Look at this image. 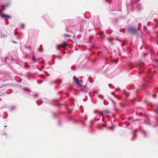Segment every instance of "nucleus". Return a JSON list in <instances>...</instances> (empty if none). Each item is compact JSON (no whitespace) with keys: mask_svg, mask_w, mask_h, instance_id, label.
<instances>
[{"mask_svg":"<svg viewBox=\"0 0 158 158\" xmlns=\"http://www.w3.org/2000/svg\"><path fill=\"white\" fill-rule=\"evenodd\" d=\"M142 132H143V134L144 135V136L145 137H147V135L146 134L145 132L144 131H143Z\"/></svg>","mask_w":158,"mask_h":158,"instance_id":"nucleus-24","label":"nucleus"},{"mask_svg":"<svg viewBox=\"0 0 158 158\" xmlns=\"http://www.w3.org/2000/svg\"><path fill=\"white\" fill-rule=\"evenodd\" d=\"M10 4L9 2H7L5 5L1 6L0 9L1 10H3L7 7Z\"/></svg>","mask_w":158,"mask_h":158,"instance_id":"nucleus-5","label":"nucleus"},{"mask_svg":"<svg viewBox=\"0 0 158 158\" xmlns=\"http://www.w3.org/2000/svg\"><path fill=\"white\" fill-rule=\"evenodd\" d=\"M127 6H129V5H130V4H129V3H128V4H127Z\"/></svg>","mask_w":158,"mask_h":158,"instance_id":"nucleus-48","label":"nucleus"},{"mask_svg":"<svg viewBox=\"0 0 158 158\" xmlns=\"http://www.w3.org/2000/svg\"><path fill=\"white\" fill-rule=\"evenodd\" d=\"M147 55V54L146 53H144L143 54V56H145Z\"/></svg>","mask_w":158,"mask_h":158,"instance_id":"nucleus-43","label":"nucleus"},{"mask_svg":"<svg viewBox=\"0 0 158 158\" xmlns=\"http://www.w3.org/2000/svg\"><path fill=\"white\" fill-rule=\"evenodd\" d=\"M143 89L142 88H139V89H137L136 90L137 91H138V90H139Z\"/></svg>","mask_w":158,"mask_h":158,"instance_id":"nucleus-34","label":"nucleus"},{"mask_svg":"<svg viewBox=\"0 0 158 158\" xmlns=\"http://www.w3.org/2000/svg\"><path fill=\"white\" fill-rule=\"evenodd\" d=\"M61 125V123H60V121H59V126H60Z\"/></svg>","mask_w":158,"mask_h":158,"instance_id":"nucleus-42","label":"nucleus"},{"mask_svg":"<svg viewBox=\"0 0 158 158\" xmlns=\"http://www.w3.org/2000/svg\"><path fill=\"white\" fill-rule=\"evenodd\" d=\"M38 95V94H34L32 95V96L34 97H36Z\"/></svg>","mask_w":158,"mask_h":158,"instance_id":"nucleus-26","label":"nucleus"},{"mask_svg":"<svg viewBox=\"0 0 158 158\" xmlns=\"http://www.w3.org/2000/svg\"><path fill=\"white\" fill-rule=\"evenodd\" d=\"M156 109L154 110V111L156 112L157 114H158V104L156 106Z\"/></svg>","mask_w":158,"mask_h":158,"instance_id":"nucleus-15","label":"nucleus"},{"mask_svg":"<svg viewBox=\"0 0 158 158\" xmlns=\"http://www.w3.org/2000/svg\"><path fill=\"white\" fill-rule=\"evenodd\" d=\"M6 37V35H4L3 34H2L1 35L0 38L1 39H3Z\"/></svg>","mask_w":158,"mask_h":158,"instance_id":"nucleus-16","label":"nucleus"},{"mask_svg":"<svg viewBox=\"0 0 158 158\" xmlns=\"http://www.w3.org/2000/svg\"><path fill=\"white\" fill-rule=\"evenodd\" d=\"M0 15L2 17V18L4 19L5 20H6V18L9 19L11 18V17L10 16L4 14L1 12H0Z\"/></svg>","mask_w":158,"mask_h":158,"instance_id":"nucleus-4","label":"nucleus"},{"mask_svg":"<svg viewBox=\"0 0 158 158\" xmlns=\"http://www.w3.org/2000/svg\"><path fill=\"white\" fill-rule=\"evenodd\" d=\"M46 17V16L45 15H43L42 17V19H45Z\"/></svg>","mask_w":158,"mask_h":158,"instance_id":"nucleus-32","label":"nucleus"},{"mask_svg":"<svg viewBox=\"0 0 158 158\" xmlns=\"http://www.w3.org/2000/svg\"><path fill=\"white\" fill-rule=\"evenodd\" d=\"M47 23L51 27H52L54 26V25H51V24H50V23Z\"/></svg>","mask_w":158,"mask_h":158,"instance_id":"nucleus-28","label":"nucleus"},{"mask_svg":"<svg viewBox=\"0 0 158 158\" xmlns=\"http://www.w3.org/2000/svg\"><path fill=\"white\" fill-rule=\"evenodd\" d=\"M103 112L106 114H109L110 113V112L108 110H105L103 111Z\"/></svg>","mask_w":158,"mask_h":158,"instance_id":"nucleus-13","label":"nucleus"},{"mask_svg":"<svg viewBox=\"0 0 158 158\" xmlns=\"http://www.w3.org/2000/svg\"><path fill=\"white\" fill-rule=\"evenodd\" d=\"M24 24H21V26H20V28H21L22 29H24Z\"/></svg>","mask_w":158,"mask_h":158,"instance_id":"nucleus-25","label":"nucleus"},{"mask_svg":"<svg viewBox=\"0 0 158 158\" xmlns=\"http://www.w3.org/2000/svg\"><path fill=\"white\" fill-rule=\"evenodd\" d=\"M67 111L69 112V113H71L72 110H70V109H67Z\"/></svg>","mask_w":158,"mask_h":158,"instance_id":"nucleus-29","label":"nucleus"},{"mask_svg":"<svg viewBox=\"0 0 158 158\" xmlns=\"http://www.w3.org/2000/svg\"><path fill=\"white\" fill-rule=\"evenodd\" d=\"M116 89H118V88H117Z\"/></svg>","mask_w":158,"mask_h":158,"instance_id":"nucleus-51","label":"nucleus"},{"mask_svg":"<svg viewBox=\"0 0 158 158\" xmlns=\"http://www.w3.org/2000/svg\"><path fill=\"white\" fill-rule=\"evenodd\" d=\"M63 43V44L62 46L63 47H65L67 46L68 44L66 42H64Z\"/></svg>","mask_w":158,"mask_h":158,"instance_id":"nucleus-20","label":"nucleus"},{"mask_svg":"<svg viewBox=\"0 0 158 158\" xmlns=\"http://www.w3.org/2000/svg\"><path fill=\"white\" fill-rule=\"evenodd\" d=\"M108 1V0H106V2H107ZM108 1H110V3H111V0H108Z\"/></svg>","mask_w":158,"mask_h":158,"instance_id":"nucleus-40","label":"nucleus"},{"mask_svg":"<svg viewBox=\"0 0 158 158\" xmlns=\"http://www.w3.org/2000/svg\"><path fill=\"white\" fill-rule=\"evenodd\" d=\"M32 60L34 62H36L38 60V59H36L35 56H33L32 57Z\"/></svg>","mask_w":158,"mask_h":158,"instance_id":"nucleus-14","label":"nucleus"},{"mask_svg":"<svg viewBox=\"0 0 158 158\" xmlns=\"http://www.w3.org/2000/svg\"><path fill=\"white\" fill-rule=\"evenodd\" d=\"M87 116L86 115H85V118H85V120H86V119H87Z\"/></svg>","mask_w":158,"mask_h":158,"instance_id":"nucleus-35","label":"nucleus"},{"mask_svg":"<svg viewBox=\"0 0 158 158\" xmlns=\"http://www.w3.org/2000/svg\"><path fill=\"white\" fill-rule=\"evenodd\" d=\"M5 113L6 114V116H5V117H3V118L4 119H5V118H6L7 117V116H8V115H7V113L5 112Z\"/></svg>","mask_w":158,"mask_h":158,"instance_id":"nucleus-31","label":"nucleus"},{"mask_svg":"<svg viewBox=\"0 0 158 158\" xmlns=\"http://www.w3.org/2000/svg\"><path fill=\"white\" fill-rule=\"evenodd\" d=\"M118 2V4L119 5H120L122 2V0H117Z\"/></svg>","mask_w":158,"mask_h":158,"instance_id":"nucleus-23","label":"nucleus"},{"mask_svg":"<svg viewBox=\"0 0 158 158\" xmlns=\"http://www.w3.org/2000/svg\"><path fill=\"white\" fill-rule=\"evenodd\" d=\"M94 113L95 114H98V115H99L100 117H101L102 118V120H103L104 118V116L102 114V113L101 114H99L96 111H94Z\"/></svg>","mask_w":158,"mask_h":158,"instance_id":"nucleus-10","label":"nucleus"},{"mask_svg":"<svg viewBox=\"0 0 158 158\" xmlns=\"http://www.w3.org/2000/svg\"><path fill=\"white\" fill-rule=\"evenodd\" d=\"M126 122H125L123 123L122 125H119V126L120 127L123 126V127H127L130 125V123H128V124H126Z\"/></svg>","mask_w":158,"mask_h":158,"instance_id":"nucleus-9","label":"nucleus"},{"mask_svg":"<svg viewBox=\"0 0 158 158\" xmlns=\"http://www.w3.org/2000/svg\"><path fill=\"white\" fill-rule=\"evenodd\" d=\"M113 102L114 104H115V102H114V101L113 100Z\"/></svg>","mask_w":158,"mask_h":158,"instance_id":"nucleus-45","label":"nucleus"},{"mask_svg":"<svg viewBox=\"0 0 158 158\" xmlns=\"http://www.w3.org/2000/svg\"><path fill=\"white\" fill-rule=\"evenodd\" d=\"M114 110L115 111H116V109H114Z\"/></svg>","mask_w":158,"mask_h":158,"instance_id":"nucleus-46","label":"nucleus"},{"mask_svg":"<svg viewBox=\"0 0 158 158\" xmlns=\"http://www.w3.org/2000/svg\"><path fill=\"white\" fill-rule=\"evenodd\" d=\"M132 133L134 137L131 139V140H134L135 139L137 136L136 134L133 131H132Z\"/></svg>","mask_w":158,"mask_h":158,"instance_id":"nucleus-12","label":"nucleus"},{"mask_svg":"<svg viewBox=\"0 0 158 158\" xmlns=\"http://www.w3.org/2000/svg\"><path fill=\"white\" fill-rule=\"evenodd\" d=\"M73 79L78 86H81V84L82 83V80L80 81L78 78L75 76L73 77Z\"/></svg>","mask_w":158,"mask_h":158,"instance_id":"nucleus-2","label":"nucleus"},{"mask_svg":"<svg viewBox=\"0 0 158 158\" xmlns=\"http://www.w3.org/2000/svg\"><path fill=\"white\" fill-rule=\"evenodd\" d=\"M53 116L54 117H56V113H53Z\"/></svg>","mask_w":158,"mask_h":158,"instance_id":"nucleus-36","label":"nucleus"},{"mask_svg":"<svg viewBox=\"0 0 158 158\" xmlns=\"http://www.w3.org/2000/svg\"><path fill=\"white\" fill-rule=\"evenodd\" d=\"M131 118V117H129L128 118V120H130V119Z\"/></svg>","mask_w":158,"mask_h":158,"instance_id":"nucleus-44","label":"nucleus"},{"mask_svg":"<svg viewBox=\"0 0 158 158\" xmlns=\"http://www.w3.org/2000/svg\"><path fill=\"white\" fill-rule=\"evenodd\" d=\"M25 48H27L29 49H32V48L30 46H24Z\"/></svg>","mask_w":158,"mask_h":158,"instance_id":"nucleus-21","label":"nucleus"},{"mask_svg":"<svg viewBox=\"0 0 158 158\" xmlns=\"http://www.w3.org/2000/svg\"><path fill=\"white\" fill-rule=\"evenodd\" d=\"M116 40H117L118 41H120V40L119 39H116Z\"/></svg>","mask_w":158,"mask_h":158,"instance_id":"nucleus-50","label":"nucleus"},{"mask_svg":"<svg viewBox=\"0 0 158 158\" xmlns=\"http://www.w3.org/2000/svg\"><path fill=\"white\" fill-rule=\"evenodd\" d=\"M143 62L141 60L139 62V64H137V67L138 69H139L141 67L143 66Z\"/></svg>","mask_w":158,"mask_h":158,"instance_id":"nucleus-11","label":"nucleus"},{"mask_svg":"<svg viewBox=\"0 0 158 158\" xmlns=\"http://www.w3.org/2000/svg\"><path fill=\"white\" fill-rule=\"evenodd\" d=\"M11 58L9 57V54H6L5 58L2 60V61L4 62H6L7 60H11Z\"/></svg>","mask_w":158,"mask_h":158,"instance_id":"nucleus-7","label":"nucleus"},{"mask_svg":"<svg viewBox=\"0 0 158 158\" xmlns=\"http://www.w3.org/2000/svg\"><path fill=\"white\" fill-rule=\"evenodd\" d=\"M12 42L15 44H17V43L14 41H12Z\"/></svg>","mask_w":158,"mask_h":158,"instance_id":"nucleus-39","label":"nucleus"},{"mask_svg":"<svg viewBox=\"0 0 158 158\" xmlns=\"http://www.w3.org/2000/svg\"><path fill=\"white\" fill-rule=\"evenodd\" d=\"M114 10H115V9H112V10L111 9H110V11H114Z\"/></svg>","mask_w":158,"mask_h":158,"instance_id":"nucleus-37","label":"nucleus"},{"mask_svg":"<svg viewBox=\"0 0 158 158\" xmlns=\"http://www.w3.org/2000/svg\"><path fill=\"white\" fill-rule=\"evenodd\" d=\"M61 46L60 45H58L57 46V49L58 50H59L60 47H61Z\"/></svg>","mask_w":158,"mask_h":158,"instance_id":"nucleus-27","label":"nucleus"},{"mask_svg":"<svg viewBox=\"0 0 158 158\" xmlns=\"http://www.w3.org/2000/svg\"><path fill=\"white\" fill-rule=\"evenodd\" d=\"M98 97H100V98H102V99H103V96L102 95H98Z\"/></svg>","mask_w":158,"mask_h":158,"instance_id":"nucleus-33","label":"nucleus"},{"mask_svg":"<svg viewBox=\"0 0 158 158\" xmlns=\"http://www.w3.org/2000/svg\"><path fill=\"white\" fill-rule=\"evenodd\" d=\"M93 36H90L89 37V40L91 41L93 39Z\"/></svg>","mask_w":158,"mask_h":158,"instance_id":"nucleus-30","label":"nucleus"},{"mask_svg":"<svg viewBox=\"0 0 158 158\" xmlns=\"http://www.w3.org/2000/svg\"><path fill=\"white\" fill-rule=\"evenodd\" d=\"M107 127L111 130H113L114 129V126H112L111 127Z\"/></svg>","mask_w":158,"mask_h":158,"instance_id":"nucleus-19","label":"nucleus"},{"mask_svg":"<svg viewBox=\"0 0 158 158\" xmlns=\"http://www.w3.org/2000/svg\"><path fill=\"white\" fill-rule=\"evenodd\" d=\"M131 11H133V9H131Z\"/></svg>","mask_w":158,"mask_h":158,"instance_id":"nucleus-49","label":"nucleus"},{"mask_svg":"<svg viewBox=\"0 0 158 158\" xmlns=\"http://www.w3.org/2000/svg\"><path fill=\"white\" fill-rule=\"evenodd\" d=\"M58 56V58L60 59H61L62 58V56Z\"/></svg>","mask_w":158,"mask_h":158,"instance_id":"nucleus-38","label":"nucleus"},{"mask_svg":"<svg viewBox=\"0 0 158 158\" xmlns=\"http://www.w3.org/2000/svg\"><path fill=\"white\" fill-rule=\"evenodd\" d=\"M15 106H13L10 107V111H12L14 110H15Z\"/></svg>","mask_w":158,"mask_h":158,"instance_id":"nucleus-22","label":"nucleus"},{"mask_svg":"<svg viewBox=\"0 0 158 158\" xmlns=\"http://www.w3.org/2000/svg\"><path fill=\"white\" fill-rule=\"evenodd\" d=\"M22 89L23 90H27L29 92H31L30 90V89H29L28 88H22Z\"/></svg>","mask_w":158,"mask_h":158,"instance_id":"nucleus-17","label":"nucleus"},{"mask_svg":"<svg viewBox=\"0 0 158 158\" xmlns=\"http://www.w3.org/2000/svg\"><path fill=\"white\" fill-rule=\"evenodd\" d=\"M154 98H156V95H154Z\"/></svg>","mask_w":158,"mask_h":158,"instance_id":"nucleus-47","label":"nucleus"},{"mask_svg":"<svg viewBox=\"0 0 158 158\" xmlns=\"http://www.w3.org/2000/svg\"><path fill=\"white\" fill-rule=\"evenodd\" d=\"M139 26L137 28H135L134 27H131L127 28V31L132 34H136L138 33L139 32Z\"/></svg>","mask_w":158,"mask_h":158,"instance_id":"nucleus-1","label":"nucleus"},{"mask_svg":"<svg viewBox=\"0 0 158 158\" xmlns=\"http://www.w3.org/2000/svg\"><path fill=\"white\" fill-rule=\"evenodd\" d=\"M79 121L81 123H82V124L84 126H85V124L84 123V122L85 120V118H83V117L81 116H79Z\"/></svg>","mask_w":158,"mask_h":158,"instance_id":"nucleus-8","label":"nucleus"},{"mask_svg":"<svg viewBox=\"0 0 158 158\" xmlns=\"http://www.w3.org/2000/svg\"><path fill=\"white\" fill-rule=\"evenodd\" d=\"M81 87V91L85 92H88L89 91V89L86 87V86L85 85L83 86L81 85V86H79Z\"/></svg>","mask_w":158,"mask_h":158,"instance_id":"nucleus-3","label":"nucleus"},{"mask_svg":"<svg viewBox=\"0 0 158 158\" xmlns=\"http://www.w3.org/2000/svg\"><path fill=\"white\" fill-rule=\"evenodd\" d=\"M36 103H37V105H38V106L40 105V104H39V103H38V101H37L36 102Z\"/></svg>","mask_w":158,"mask_h":158,"instance_id":"nucleus-41","label":"nucleus"},{"mask_svg":"<svg viewBox=\"0 0 158 158\" xmlns=\"http://www.w3.org/2000/svg\"><path fill=\"white\" fill-rule=\"evenodd\" d=\"M64 37L67 38H69L71 36V35H70L68 34H64Z\"/></svg>","mask_w":158,"mask_h":158,"instance_id":"nucleus-18","label":"nucleus"},{"mask_svg":"<svg viewBox=\"0 0 158 158\" xmlns=\"http://www.w3.org/2000/svg\"><path fill=\"white\" fill-rule=\"evenodd\" d=\"M57 82H59V84H58V85H57L55 86V89H56L58 87H59V84H61V81L60 80H57L56 81H55V82L52 81V82H50V84H52L53 83L56 84Z\"/></svg>","mask_w":158,"mask_h":158,"instance_id":"nucleus-6","label":"nucleus"},{"mask_svg":"<svg viewBox=\"0 0 158 158\" xmlns=\"http://www.w3.org/2000/svg\"><path fill=\"white\" fill-rule=\"evenodd\" d=\"M0 81H2V80L1 79V80H0Z\"/></svg>","mask_w":158,"mask_h":158,"instance_id":"nucleus-52","label":"nucleus"}]
</instances>
